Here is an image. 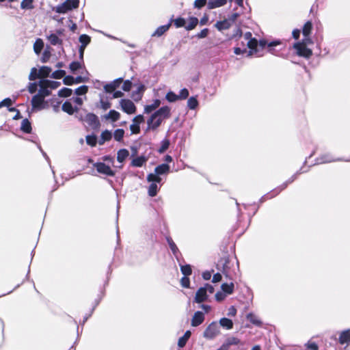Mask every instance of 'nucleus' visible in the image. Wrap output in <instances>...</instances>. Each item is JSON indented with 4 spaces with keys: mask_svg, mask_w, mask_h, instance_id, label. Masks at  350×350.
Returning <instances> with one entry per match:
<instances>
[{
    "mask_svg": "<svg viewBox=\"0 0 350 350\" xmlns=\"http://www.w3.org/2000/svg\"><path fill=\"white\" fill-rule=\"evenodd\" d=\"M232 26L231 23L227 20L224 19L223 21H217L215 24V27L219 30V31H223L228 29Z\"/></svg>",
    "mask_w": 350,
    "mask_h": 350,
    "instance_id": "15",
    "label": "nucleus"
},
{
    "mask_svg": "<svg viewBox=\"0 0 350 350\" xmlns=\"http://www.w3.org/2000/svg\"><path fill=\"white\" fill-rule=\"evenodd\" d=\"M170 166L168 164L163 163L157 166L154 169V172L159 175H163L169 173Z\"/></svg>",
    "mask_w": 350,
    "mask_h": 350,
    "instance_id": "19",
    "label": "nucleus"
},
{
    "mask_svg": "<svg viewBox=\"0 0 350 350\" xmlns=\"http://www.w3.org/2000/svg\"><path fill=\"white\" fill-rule=\"evenodd\" d=\"M132 88V82L130 80H126L123 83L122 87V90L125 92L130 91Z\"/></svg>",
    "mask_w": 350,
    "mask_h": 350,
    "instance_id": "62",
    "label": "nucleus"
},
{
    "mask_svg": "<svg viewBox=\"0 0 350 350\" xmlns=\"http://www.w3.org/2000/svg\"><path fill=\"white\" fill-rule=\"evenodd\" d=\"M170 26H171V23H169L167 25H161V26L159 27L155 30L154 33L152 34V36H157V37L161 36L170 29Z\"/></svg>",
    "mask_w": 350,
    "mask_h": 350,
    "instance_id": "22",
    "label": "nucleus"
},
{
    "mask_svg": "<svg viewBox=\"0 0 350 350\" xmlns=\"http://www.w3.org/2000/svg\"><path fill=\"white\" fill-rule=\"evenodd\" d=\"M306 347L307 349H309V350H319L318 345L315 342H313L311 340H309L306 344Z\"/></svg>",
    "mask_w": 350,
    "mask_h": 350,
    "instance_id": "57",
    "label": "nucleus"
},
{
    "mask_svg": "<svg viewBox=\"0 0 350 350\" xmlns=\"http://www.w3.org/2000/svg\"><path fill=\"white\" fill-rule=\"evenodd\" d=\"M130 130L132 134H139L140 133V126L133 123L130 125Z\"/></svg>",
    "mask_w": 350,
    "mask_h": 350,
    "instance_id": "64",
    "label": "nucleus"
},
{
    "mask_svg": "<svg viewBox=\"0 0 350 350\" xmlns=\"http://www.w3.org/2000/svg\"><path fill=\"white\" fill-rule=\"evenodd\" d=\"M42 83H44L47 88L51 89H56L60 85V82L50 81V80H42Z\"/></svg>",
    "mask_w": 350,
    "mask_h": 350,
    "instance_id": "35",
    "label": "nucleus"
},
{
    "mask_svg": "<svg viewBox=\"0 0 350 350\" xmlns=\"http://www.w3.org/2000/svg\"><path fill=\"white\" fill-rule=\"evenodd\" d=\"M166 241H167V242L169 245V247H170V250H172L173 254L176 256L177 254V253L179 252L178 248L177 247L176 245L175 244V243L174 242V241L172 240V239L170 237H167Z\"/></svg>",
    "mask_w": 350,
    "mask_h": 350,
    "instance_id": "34",
    "label": "nucleus"
},
{
    "mask_svg": "<svg viewBox=\"0 0 350 350\" xmlns=\"http://www.w3.org/2000/svg\"><path fill=\"white\" fill-rule=\"evenodd\" d=\"M171 116V109L168 106H163L154 111L147 120V128L146 131H155L161 124L165 119Z\"/></svg>",
    "mask_w": 350,
    "mask_h": 350,
    "instance_id": "1",
    "label": "nucleus"
},
{
    "mask_svg": "<svg viewBox=\"0 0 350 350\" xmlns=\"http://www.w3.org/2000/svg\"><path fill=\"white\" fill-rule=\"evenodd\" d=\"M312 23L311 21H307L303 28H302V33H303V36H310L311 32H312Z\"/></svg>",
    "mask_w": 350,
    "mask_h": 350,
    "instance_id": "29",
    "label": "nucleus"
},
{
    "mask_svg": "<svg viewBox=\"0 0 350 350\" xmlns=\"http://www.w3.org/2000/svg\"><path fill=\"white\" fill-rule=\"evenodd\" d=\"M111 133L108 130H105L101 133L100 139L98 143L100 145H103L105 142L110 141L111 139Z\"/></svg>",
    "mask_w": 350,
    "mask_h": 350,
    "instance_id": "25",
    "label": "nucleus"
},
{
    "mask_svg": "<svg viewBox=\"0 0 350 350\" xmlns=\"http://www.w3.org/2000/svg\"><path fill=\"white\" fill-rule=\"evenodd\" d=\"M219 324L221 327L226 328V329H231L233 327L232 321L228 318H221L219 320Z\"/></svg>",
    "mask_w": 350,
    "mask_h": 350,
    "instance_id": "27",
    "label": "nucleus"
},
{
    "mask_svg": "<svg viewBox=\"0 0 350 350\" xmlns=\"http://www.w3.org/2000/svg\"><path fill=\"white\" fill-rule=\"evenodd\" d=\"M124 131L122 129H118L113 133L114 139L117 142H121L123 139Z\"/></svg>",
    "mask_w": 350,
    "mask_h": 350,
    "instance_id": "43",
    "label": "nucleus"
},
{
    "mask_svg": "<svg viewBox=\"0 0 350 350\" xmlns=\"http://www.w3.org/2000/svg\"><path fill=\"white\" fill-rule=\"evenodd\" d=\"M31 102L33 109L40 110L44 108L43 104L44 103V98L42 95H39L38 94L34 95Z\"/></svg>",
    "mask_w": 350,
    "mask_h": 350,
    "instance_id": "10",
    "label": "nucleus"
},
{
    "mask_svg": "<svg viewBox=\"0 0 350 350\" xmlns=\"http://www.w3.org/2000/svg\"><path fill=\"white\" fill-rule=\"evenodd\" d=\"M172 22L174 23V25L176 28L185 27L186 21L185 18L182 17H178L174 20L171 19L170 23H172Z\"/></svg>",
    "mask_w": 350,
    "mask_h": 350,
    "instance_id": "39",
    "label": "nucleus"
},
{
    "mask_svg": "<svg viewBox=\"0 0 350 350\" xmlns=\"http://www.w3.org/2000/svg\"><path fill=\"white\" fill-rule=\"evenodd\" d=\"M93 165L100 174L109 176H113L115 175L114 171H113L111 168L105 163L97 162L94 163Z\"/></svg>",
    "mask_w": 350,
    "mask_h": 350,
    "instance_id": "8",
    "label": "nucleus"
},
{
    "mask_svg": "<svg viewBox=\"0 0 350 350\" xmlns=\"http://www.w3.org/2000/svg\"><path fill=\"white\" fill-rule=\"evenodd\" d=\"M158 192L157 185L154 183H152L148 187V193L150 197H154L157 196Z\"/></svg>",
    "mask_w": 350,
    "mask_h": 350,
    "instance_id": "45",
    "label": "nucleus"
},
{
    "mask_svg": "<svg viewBox=\"0 0 350 350\" xmlns=\"http://www.w3.org/2000/svg\"><path fill=\"white\" fill-rule=\"evenodd\" d=\"M37 78H40L39 72L36 68H32L29 75V79L30 81H33Z\"/></svg>",
    "mask_w": 350,
    "mask_h": 350,
    "instance_id": "53",
    "label": "nucleus"
},
{
    "mask_svg": "<svg viewBox=\"0 0 350 350\" xmlns=\"http://www.w3.org/2000/svg\"><path fill=\"white\" fill-rule=\"evenodd\" d=\"M247 319L256 325H260L261 321L256 318V317L252 314H248L247 316Z\"/></svg>",
    "mask_w": 350,
    "mask_h": 350,
    "instance_id": "55",
    "label": "nucleus"
},
{
    "mask_svg": "<svg viewBox=\"0 0 350 350\" xmlns=\"http://www.w3.org/2000/svg\"><path fill=\"white\" fill-rule=\"evenodd\" d=\"M165 98L170 103L175 102L179 99V96L173 92H167Z\"/></svg>",
    "mask_w": 350,
    "mask_h": 350,
    "instance_id": "50",
    "label": "nucleus"
},
{
    "mask_svg": "<svg viewBox=\"0 0 350 350\" xmlns=\"http://www.w3.org/2000/svg\"><path fill=\"white\" fill-rule=\"evenodd\" d=\"M21 130L25 133L29 134L32 131L31 122L27 118L24 119L21 122Z\"/></svg>",
    "mask_w": 350,
    "mask_h": 350,
    "instance_id": "20",
    "label": "nucleus"
},
{
    "mask_svg": "<svg viewBox=\"0 0 350 350\" xmlns=\"http://www.w3.org/2000/svg\"><path fill=\"white\" fill-rule=\"evenodd\" d=\"M39 85L40 87V89L38 93L39 95H42L44 98L46 96H48L51 94V91L48 90L49 88H47L44 83H42V81H40Z\"/></svg>",
    "mask_w": 350,
    "mask_h": 350,
    "instance_id": "30",
    "label": "nucleus"
},
{
    "mask_svg": "<svg viewBox=\"0 0 350 350\" xmlns=\"http://www.w3.org/2000/svg\"><path fill=\"white\" fill-rule=\"evenodd\" d=\"M144 122V117L143 115H137L133 119V123L137 125H140V124Z\"/></svg>",
    "mask_w": 350,
    "mask_h": 350,
    "instance_id": "59",
    "label": "nucleus"
},
{
    "mask_svg": "<svg viewBox=\"0 0 350 350\" xmlns=\"http://www.w3.org/2000/svg\"><path fill=\"white\" fill-rule=\"evenodd\" d=\"M100 108L105 111L109 109L111 106V104L110 102L104 100L103 99H101L100 100Z\"/></svg>",
    "mask_w": 350,
    "mask_h": 350,
    "instance_id": "63",
    "label": "nucleus"
},
{
    "mask_svg": "<svg viewBox=\"0 0 350 350\" xmlns=\"http://www.w3.org/2000/svg\"><path fill=\"white\" fill-rule=\"evenodd\" d=\"M198 105V101L196 98L192 96L187 100V106L190 109H195Z\"/></svg>",
    "mask_w": 350,
    "mask_h": 350,
    "instance_id": "47",
    "label": "nucleus"
},
{
    "mask_svg": "<svg viewBox=\"0 0 350 350\" xmlns=\"http://www.w3.org/2000/svg\"><path fill=\"white\" fill-rule=\"evenodd\" d=\"M66 75V72L64 70H57L53 72L52 77L57 79L63 78Z\"/></svg>",
    "mask_w": 350,
    "mask_h": 350,
    "instance_id": "52",
    "label": "nucleus"
},
{
    "mask_svg": "<svg viewBox=\"0 0 350 350\" xmlns=\"http://www.w3.org/2000/svg\"><path fill=\"white\" fill-rule=\"evenodd\" d=\"M84 121L92 130L97 131L100 127L98 117L93 113H87L84 118Z\"/></svg>",
    "mask_w": 350,
    "mask_h": 350,
    "instance_id": "4",
    "label": "nucleus"
},
{
    "mask_svg": "<svg viewBox=\"0 0 350 350\" xmlns=\"http://www.w3.org/2000/svg\"><path fill=\"white\" fill-rule=\"evenodd\" d=\"M12 105V100L10 98H6L0 102V108L3 107H10Z\"/></svg>",
    "mask_w": 350,
    "mask_h": 350,
    "instance_id": "58",
    "label": "nucleus"
},
{
    "mask_svg": "<svg viewBox=\"0 0 350 350\" xmlns=\"http://www.w3.org/2000/svg\"><path fill=\"white\" fill-rule=\"evenodd\" d=\"M240 343V340L236 337H229L226 340V342L222 345L227 350L229 349L231 345H237Z\"/></svg>",
    "mask_w": 350,
    "mask_h": 350,
    "instance_id": "23",
    "label": "nucleus"
},
{
    "mask_svg": "<svg viewBox=\"0 0 350 350\" xmlns=\"http://www.w3.org/2000/svg\"><path fill=\"white\" fill-rule=\"evenodd\" d=\"M219 334V327L216 322H212L206 328L203 336L207 339H213Z\"/></svg>",
    "mask_w": 350,
    "mask_h": 350,
    "instance_id": "6",
    "label": "nucleus"
},
{
    "mask_svg": "<svg viewBox=\"0 0 350 350\" xmlns=\"http://www.w3.org/2000/svg\"><path fill=\"white\" fill-rule=\"evenodd\" d=\"M88 92L87 85H81L75 90V94L78 96L85 95Z\"/></svg>",
    "mask_w": 350,
    "mask_h": 350,
    "instance_id": "51",
    "label": "nucleus"
},
{
    "mask_svg": "<svg viewBox=\"0 0 350 350\" xmlns=\"http://www.w3.org/2000/svg\"><path fill=\"white\" fill-rule=\"evenodd\" d=\"M293 48L296 50L297 55L309 59L312 55V51L304 46V43L296 42L293 44Z\"/></svg>",
    "mask_w": 350,
    "mask_h": 350,
    "instance_id": "5",
    "label": "nucleus"
},
{
    "mask_svg": "<svg viewBox=\"0 0 350 350\" xmlns=\"http://www.w3.org/2000/svg\"><path fill=\"white\" fill-rule=\"evenodd\" d=\"M104 89H105L106 92H107V93H112V92H113L116 90V85H114L113 84L110 83L106 84L104 86Z\"/></svg>",
    "mask_w": 350,
    "mask_h": 350,
    "instance_id": "61",
    "label": "nucleus"
},
{
    "mask_svg": "<svg viewBox=\"0 0 350 350\" xmlns=\"http://www.w3.org/2000/svg\"><path fill=\"white\" fill-rule=\"evenodd\" d=\"M146 161V159L144 157H137L133 159L131 165L134 167H142Z\"/></svg>",
    "mask_w": 350,
    "mask_h": 350,
    "instance_id": "31",
    "label": "nucleus"
},
{
    "mask_svg": "<svg viewBox=\"0 0 350 350\" xmlns=\"http://www.w3.org/2000/svg\"><path fill=\"white\" fill-rule=\"evenodd\" d=\"M227 3V0H215L213 1H209L208 3V9H214L216 8L221 7L226 5Z\"/></svg>",
    "mask_w": 350,
    "mask_h": 350,
    "instance_id": "28",
    "label": "nucleus"
},
{
    "mask_svg": "<svg viewBox=\"0 0 350 350\" xmlns=\"http://www.w3.org/2000/svg\"><path fill=\"white\" fill-rule=\"evenodd\" d=\"M198 23V19L196 17H190L189 22L187 25H185V28L187 31L193 29Z\"/></svg>",
    "mask_w": 350,
    "mask_h": 350,
    "instance_id": "33",
    "label": "nucleus"
},
{
    "mask_svg": "<svg viewBox=\"0 0 350 350\" xmlns=\"http://www.w3.org/2000/svg\"><path fill=\"white\" fill-rule=\"evenodd\" d=\"M297 178V174L293 175L292 177H291L289 179H288L286 181L283 183L280 186L277 187L274 189H273L270 193L267 194V196L269 198H273L278 195L281 191L284 190L290 184H291Z\"/></svg>",
    "mask_w": 350,
    "mask_h": 350,
    "instance_id": "7",
    "label": "nucleus"
},
{
    "mask_svg": "<svg viewBox=\"0 0 350 350\" xmlns=\"http://www.w3.org/2000/svg\"><path fill=\"white\" fill-rule=\"evenodd\" d=\"M191 335V333L189 330L186 331L185 333L184 334V335L178 339V346L180 348L184 347L186 345Z\"/></svg>",
    "mask_w": 350,
    "mask_h": 350,
    "instance_id": "21",
    "label": "nucleus"
},
{
    "mask_svg": "<svg viewBox=\"0 0 350 350\" xmlns=\"http://www.w3.org/2000/svg\"><path fill=\"white\" fill-rule=\"evenodd\" d=\"M120 104L121 105V108L122 111L127 114H133L136 112V106L129 99H121L120 101Z\"/></svg>",
    "mask_w": 350,
    "mask_h": 350,
    "instance_id": "9",
    "label": "nucleus"
},
{
    "mask_svg": "<svg viewBox=\"0 0 350 350\" xmlns=\"http://www.w3.org/2000/svg\"><path fill=\"white\" fill-rule=\"evenodd\" d=\"M258 42L257 39L255 38H253L252 39H250L247 42V47L252 50L253 53H256L258 51L257 46H258Z\"/></svg>",
    "mask_w": 350,
    "mask_h": 350,
    "instance_id": "38",
    "label": "nucleus"
},
{
    "mask_svg": "<svg viewBox=\"0 0 350 350\" xmlns=\"http://www.w3.org/2000/svg\"><path fill=\"white\" fill-rule=\"evenodd\" d=\"M44 46L43 42L41 39H38L33 45V49L36 53L38 54L41 52Z\"/></svg>",
    "mask_w": 350,
    "mask_h": 350,
    "instance_id": "49",
    "label": "nucleus"
},
{
    "mask_svg": "<svg viewBox=\"0 0 350 350\" xmlns=\"http://www.w3.org/2000/svg\"><path fill=\"white\" fill-rule=\"evenodd\" d=\"M180 284L184 288H189L190 280L188 276H184L180 280Z\"/></svg>",
    "mask_w": 350,
    "mask_h": 350,
    "instance_id": "60",
    "label": "nucleus"
},
{
    "mask_svg": "<svg viewBox=\"0 0 350 350\" xmlns=\"http://www.w3.org/2000/svg\"><path fill=\"white\" fill-rule=\"evenodd\" d=\"M81 63L79 62H75V61L72 62L69 65V68L72 72H75V71H77V70L81 68Z\"/></svg>",
    "mask_w": 350,
    "mask_h": 350,
    "instance_id": "56",
    "label": "nucleus"
},
{
    "mask_svg": "<svg viewBox=\"0 0 350 350\" xmlns=\"http://www.w3.org/2000/svg\"><path fill=\"white\" fill-rule=\"evenodd\" d=\"M231 268L230 260L229 256L226 255L221 257L217 265V269L221 271L223 274L228 278Z\"/></svg>",
    "mask_w": 350,
    "mask_h": 350,
    "instance_id": "3",
    "label": "nucleus"
},
{
    "mask_svg": "<svg viewBox=\"0 0 350 350\" xmlns=\"http://www.w3.org/2000/svg\"><path fill=\"white\" fill-rule=\"evenodd\" d=\"M48 40L52 45L61 44L62 40L55 33H51L49 37Z\"/></svg>",
    "mask_w": 350,
    "mask_h": 350,
    "instance_id": "44",
    "label": "nucleus"
},
{
    "mask_svg": "<svg viewBox=\"0 0 350 350\" xmlns=\"http://www.w3.org/2000/svg\"><path fill=\"white\" fill-rule=\"evenodd\" d=\"M86 143L91 147H95L97 144V137L95 135H89L85 137Z\"/></svg>",
    "mask_w": 350,
    "mask_h": 350,
    "instance_id": "42",
    "label": "nucleus"
},
{
    "mask_svg": "<svg viewBox=\"0 0 350 350\" xmlns=\"http://www.w3.org/2000/svg\"><path fill=\"white\" fill-rule=\"evenodd\" d=\"M170 144V142L169 139L165 138L164 139H163L161 143V146L158 149V152H159L160 154L165 152L169 148Z\"/></svg>",
    "mask_w": 350,
    "mask_h": 350,
    "instance_id": "32",
    "label": "nucleus"
},
{
    "mask_svg": "<svg viewBox=\"0 0 350 350\" xmlns=\"http://www.w3.org/2000/svg\"><path fill=\"white\" fill-rule=\"evenodd\" d=\"M281 44V42L280 40H275L272 41L269 43H267V40H260L258 44L260 47L265 48L266 46L268 47V50L269 52L273 53V47L278 46Z\"/></svg>",
    "mask_w": 350,
    "mask_h": 350,
    "instance_id": "13",
    "label": "nucleus"
},
{
    "mask_svg": "<svg viewBox=\"0 0 350 350\" xmlns=\"http://www.w3.org/2000/svg\"><path fill=\"white\" fill-rule=\"evenodd\" d=\"M205 319L204 314L202 312L197 311L194 313L191 321V325L193 327H198L201 325Z\"/></svg>",
    "mask_w": 350,
    "mask_h": 350,
    "instance_id": "11",
    "label": "nucleus"
},
{
    "mask_svg": "<svg viewBox=\"0 0 350 350\" xmlns=\"http://www.w3.org/2000/svg\"><path fill=\"white\" fill-rule=\"evenodd\" d=\"M147 180L148 182H152L157 184L161 183V178L159 176V174H157L155 172L154 174L150 173L147 176Z\"/></svg>",
    "mask_w": 350,
    "mask_h": 350,
    "instance_id": "41",
    "label": "nucleus"
},
{
    "mask_svg": "<svg viewBox=\"0 0 350 350\" xmlns=\"http://www.w3.org/2000/svg\"><path fill=\"white\" fill-rule=\"evenodd\" d=\"M79 3V0H66L64 3L53 8V10L58 14H66L68 11L78 8Z\"/></svg>",
    "mask_w": 350,
    "mask_h": 350,
    "instance_id": "2",
    "label": "nucleus"
},
{
    "mask_svg": "<svg viewBox=\"0 0 350 350\" xmlns=\"http://www.w3.org/2000/svg\"><path fill=\"white\" fill-rule=\"evenodd\" d=\"M62 109L64 112L67 113L69 115H72L75 111H78V108H74L72 107V103L69 101L64 102L62 105Z\"/></svg>",
    "mask_w": 350,
    "mask_h": 350,
    "instance_id": "17",
    "label": "nucleus"
},
{
    "mask_svg": "<svg viewBox=\"0 0 350 350\" xmlns=\"http://www.w3.org/2000/svg\"><path fill=\"white\" fill-rule=\"evenodd\" d=\"M207 299L208 295L206 293V289L203 287H200L196 293L194 301L198 304H200L206 301Z\"/></svg>",
    "mask_w": 350,
    "mask_h": 350,
    "instance_id": "12",
    "label": "nucleus"
},
{
    "mask_svg": "<svg viewBox=\"0 0 350 350\" xmlns=\"http://www.w3.org/2000/svg\"><path fill=\"white\" fill-rule=\"evenodd\" d=\"M105 119L110 120L111 122H114L118 121L120 118V113L114 110H110L107 114L104 116Z\"/></svg>",
    "mask_w": 350,
    "mask_h": 350,
    "instance_id": "16",
    "label": "nucleus"
},
{
    "mask_svg": "<svg viewBox=\"0 0 350 350\" xmlns=\"http://www.w3.org/2000/svg\"><path fill=\"white\" fill-rule=\"evenodd\" d=\"M79 42H81V46L86 47L91 42V38L87 34H82L79 36Z\"/></svg>",
    "mask_w": 350,
    "mask_h": 350,
    "instance_id": "36",
    "label": "nucleus"
},
{
    "mask_svg": "<svg viewBox=\"0 0 350 350\" xmlns=\"http://www.w3.org/2000/svg\"><path fill=\"white\" fill-rule=\"evenodd\" d=\"M129 152L128 150L125 148L120 149L117 153V160L120 163H122L129 157Z\"/></svg>",
    "mask_w": 350,
    "mask_h": 350,
    "instance_id": "26",
    "label": "nucleus"
},
{
    "mask_svg": "<svg viewBox=\"0 0 350 350\" xmlns=\"http://www.w3.org/2000/svg\"><path fill=\"white\" fill-rule=\"evenodd\" d=\"M63 83L66 85H72L75 84L74 77L71 75L64 76Z\"/></svg>",
    "mask_w": 350,
    "mask_h": 350,
    "instance_id": "54",
    "label": "nucleus"
},
{
    "mask_svg": "<svg viewBox=\"0 0 350 350\" xmlns=\"http://www.w3.org/2000/svg\"><path fill=\"white\" fill-rule=\"evenodd\" d=\"M72 90L68 88H63L58 92V96L60 97L67 98L71 96Z\"/></svg>",
    "mask_w": 350,
    "mask_h": 350,
    "instance_id": "46",
    "label": "nucleus"
},
{
    "mask_svg": "<svg viewBox=\"0 0 350 350\" xmlns=\"http://www.w3.org/2000/svg\"><path fill=\"white\" fill-rule=\"evenodd\" d=\"M51 72V68H49L48 66L41 67L38 70L40 78L47 77L49 75Z\"/></svg>",
    "mask_w": 350,
    "mask_h": 350,
    "instance_id": "40",
    "label": "nucleus"
},
{
    "mask_svg": "<svg viewBox=\"0 0 350 350\" xmlns=\"http://www.w3.org/2000/svg\"><path fill=\"white\" fill-rule=\"evenodd\" d=\"M180 271L184 276H189L192 273V269L190 265H185L180 267Z\"/></svg>",
    "mask_w": 350,
    "mask_h": 350,
    "instance_id": "48",
    "label": "nucleus"
},
{
    "mask_svg": "<svg viewBox=\"0 0 350 350\" xmlns=\"http://www.w3.org/2000/svg\"><path fill=\"white\" fill-rule=\"evenodd\" d=\"M338 342L341 345L349 344V342H350V329L344 330L340 334Z\"/></svg>",
    "mask_w": 350,
    "mask_h": 350,
    "instance_id": "14",
    "label": "nucleus"
},
{
    "mask_svg": "<svg viewBox=\"0 0 350 350\" xmlns=\"http://www.w3.org/2000/svg\"><path fill=\"white\" fill-rule=\"evenodd\" d=\"M21 8L23 10H33L34 8L33 0H23Z\"/></svg>",
    "mask_w": 350,
    "mask_h": 350,
    "instance_id": "37",
    "label": "nucleus"
},
{
    "mask_svg": "<svg viewBox=\"0 0 350 350\" xmlns=\"http://www.w3.org/2000/svg\"><path fill=\"white\" fill-rule=\"evenodd\" d=\"M161 105L159 99H155L151 105H147L144 107V113H150L152 111L157 109Z\"/></svg>",
    "mask_w": 350,
    "mask_h": 350,
    "instance_id": "18",
    "label": "nucleus"
},
{
    "mask_svg": "<svg viewBox=\"0 0 350 350\" xmlns=\"http://www.w3.org/2000/svg\"><path fill=\"white\" fill-rule=\"evenodd\" d=\"M234 285L233 282H230V284L223 283L221 286L222 291L227 295L232 294L234 292Z\"/></svg>",
    "mask_w": 350,
    "mask_h": 350,
    "instance_id": "24",
    "label": "nucleus"
}]
</instances>
